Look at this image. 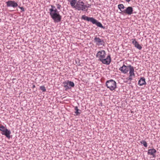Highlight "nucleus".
Returning <instances> with one entry per match:
<instances>
[{
  "mask_svg": "<svg viewBox=\"0 0 160 160\" xmlns=\"http://www.w3.org/2000/svg\"><path fill=\"white\" fill-rule=\"evenodd\" d=\"M6 129L7 128H5V127L3 126L2 125L0 126V130L2 132L4 131V130H6Z\"/></svg>",
  "mask_w": 160,
  "mask_h": 160,
  "instance_id": "4be33fe9",
  "label": "nucleus"
},
{
  "mask_svg": "<svg viewBox=\"0 0 160 160\" xmlns=\"http://www.w3.org/2000/svg\"><path fill=\"white\" fill-rule=\"evenodd\" d=\"M85 5L82 1L78 0V2L76 4V9L78 11H85Z\"/></svg>",
  "mask_w": 160,
  "mask_h": 160,
  "instance_id": "20e7f679",
  "label": "nucleus"
},
{
  "mask_svg": "<svg viewBox=\"0 0 160 160\" xmlns=\"http://www.w3.org/2000/svg\"><path fill=\"white\" fill-rule=\"evenodd\" d=\"M130 66H132L131 65L126 66L124 64H123L122 66L120 67V68H119V70L122 73L124 74H126L128 71L129 69L130 68Z\"/></svg>",
  "mask_w": 160,
  "mask_h": 160,
  "instance_id": "0eeeda50",
  "label": "nucleus"
},
{
  "mask_svg": "<svg viewBox=\"0 0 160 160\" xmlns=\"http://www.w3.org/2000/svg\"><path fill=\"white\" fill-rule=\"evenodd\" d=\"M67 1L69 2L72 8H76V4L78 2L77 0H67Z\"/></svg>",
  "mask_w": 160,
  "mask_h": 160,
  "instance_id": "ddd939ff",
  "label": "nucleus"
},
{
  "mask_svg": "<svg viewBox=\"0 0 160 160\" xmlns=\"http://www.w3.org/2000/svg\"><path fill=\"white\" fill-rule=\"evenodd\" d=\"M140 143L142 144L145 147H147V143L145 141L142 140L141 141Z\"/></svg>",
  "mask_w": 160,
  "mask_h": 160,
  "instance_id": "6ab92c4d",
  "label": "nucleus"
},
{
  "mask_svg": "<svg viewBox=\"0 0 160 160\" xmlns=\"http://www.w3.org/2000/svg\"><path fill=\"white\" fill-rule=\"evenodd\" d=\"M64 87L66 90L70 89L72 87L74 86V84L73 82L67 80L63 82Z\"/></svg>",
  "mask_w": 160,
  "mask_h": 160,
  "instance_id": "423d86ee",
  "label": "nucleus"
},
{
  "mask_svg": "<svg viewBox=\"0 0 160 160\" xmlns=\"http://www.w3.org/2000/svg\"><path fill=\"white\" fill-rule=\"evenodd\" d=\"M118 8L119 9L121 10V9H123L124 8V7L123 4H120L118 5Z\"/></svg>",
  "mask_w": 160,
  "mask_h": 160,
  "instance_id": "aec40b11",
  "label": "nucleus"
},
{
  "mask_svg": "<svg viewBox=\"0 0 160 160\" xmlns=\"http://www.w3.org/2000/svg\"><path fill=\"white\" fill-rule=\"evenodd\" d=\"M85 6H86L85 7V11H87V9L86 8H89L91 6V5L88 4L87 5H85Z\"/></svg>",
  "mask_w": 160,
  "mask_h": 160,
  "instance_id": "b1692460",
  "label": "nucleus"
},
{
  "mask_svg": "<svg viewBox=\"0 0 160 160\" xmlns=\"http://www.w3.org/2000/svg\"><path fill=\"white\" fill-rule=\"evenodd\" d=\"M132 44L134 46V47L139 50L142 49V46L136 41L135 39H131Z\"/></svg>",
  "mask_w": 160,
  "mask_h": 160,
  "instance_id": "9d476101",
  "label": "nucleus"
},
{
  "mask_svg": "<svg viewBox=\"0 0 160 160\" xmlns=\"http://www.w3.org/2000/svg\"><path fill=\"white\" fill-rule=\"evenodd\" d=\"M127 2H129L130 1V0H125Z\"/></svg>",
  "mask_w": 160,
  "mask_h": 160,
  "instance_id": "cd10ccee",
  "label": "nucleus"
},
{
  "mask_svg": "<svg viewBox=\"0 0 160 160\" xmlns=\"http://www.w3.org/2000/svg\"><path fill=\"white\" fill-rule=\"evenodd\" d=\"M94 41L96 45L98 46L100 45L104 46V42L103 39H101L99 38L95 37L94 39Z\"/></svg>",
  "mask_w": 160,
  "mask_h": 160,
  "instance_id": "6e6552de",
  "label": "nucleus"
},
{
  "mask_svg": "<svg viewBox=\"0 0 160 160\" xmlns=\"http://www.w3.org/2000/svg\"><path fill=\"white\" fill-rule=\"evenodd\" d=\"M129 71V76L128 78H127V79L128 81H131L132 79V78L135 77L134 67L132 66H130Z\"/></svg>",
  "mask_w": 160,
  "mask_h": 160,
  "instance_id": "39448f33",
  "label": "nucleus"
},
{
  "mask_svg": "<svg viewBox=\"0 0 160 160\" xmlns=\"http://www.w3.org/2000/svg\"><path fill=\"white\" fill-rule=\"evenodd\" d=\"M74 110H75V113L76 115H78L80 114L81 112V111L78 109L77 106H75L74 107Z\"/></svg>",
  "mask_w": 160,
  "mask_h": 160,
  "instance_id": "a211bd4d",
  "label": "nucleus"
},
{
  "mask_svg": "<svg viewBox=\"0 0 160 160\" xmlns=\"http://www.w3.org/2000/svg\"><path fill=\"white\" fill-rule=\"evenodd\" d=\"M51 8L49 9V14L52 19L54 22H58L61 20L62 16H61L58 11L55 7L52 5H50Z\"/></svg>",
  "mask_w": 160,
  "mask_h": 160,
  "instance_id": "f03ea898",
  "label": "nucleus"
},
{
  "mask_svg": "<svg viewBox=\"0 0 160 160\" xmlns=\"http://www.w3.org/2000/svg\"><path fill=\"white\" fill-rule=\"evenodd\" d=\"M106 85L108 88L112 91L114 90L116 88V83L112 79L107 81L106 82Z\"/></svg>",
  "mask_w": 160,
  "mask_h": 160,
  "instance_id": "7ed1b4c3",
  "label": "nucleus"
},
{
  "mask_svg": "<svg viewBox=\"0 0 160 160\" xmlns=\"http://www.w3.org/2000/svg\"><path fill=\"white\" fill-rule=\"evenodd\" d=\"M133 8L131 7H128L125 10L123 11V12L129 15H130L132 13Z\"/></svg>",
  "mask_w": 160,
  "mask_h": 160,
  "instance_id": "9b49d317",
  "label": "nucleus"
},
{
  "mask_svg": "<svg viewBox=\"0 0 160 160\" xmlns=\"http://www.w3.org/2000/svg\"><path fill=\"white\" fill-rule=\"evenodd\" d=\"M81 18L84 20H86L88 21H90L92 22L94 18L92 17H89L85 15H83L82 16Z\"/></svg>",
  "mask_w": 160,
  "mask_h": 160,
  "instance_id": "2eb2a0df",
  "label": "nucleus"
},
{
  "mask_svg": "<svg viewBox=\"0 0 160 160\" xmlns=\"http://www.w3.org/2000/svg\"><path fill=\"white\" fill-rule=\"evenodd\" d=\"M156 150L154 149H150L148 150V154L149 155H152L154 158L156 157L155 154L156 153Z\"/></svg>",
  "mask_w": 160,
  "mask_h": 160,
  "instance_id": "f8f14e48",
  "label": "nucleus"
},
{
  "mask_svg": "<svg viewBox=\"0 0 160 160\" xmlns=\"http://www.w3.org/2000/svg\"><path fill=\"white\" fill-rule=\"evenodd\" d=\"M5 130H4V131H2V133H5Z\"/></svg>",
  "mask_w": 160,
  "mask_h": 160,
  "instance_id": "bb28decb",
  "label": "nucleus"
},
{
  "mask_svg": "<svg viewBox=\"0 0 160 160\" xmlns=\"http://www.w3.org/2000/svg\"><path fill=\"white\" fill-rule=\"evenodd\" d=\"M138 84L140 86L146 84L145 78L144 77L141 78L138 81Z\"/></svg>",
  "mask_w": 160,
  "mask_h": 160,
  "instance_id": "dca6fc26",
  "label": "nucleus"
},
{
  "mask_svg": "<svg viewBox=\"0 0 160 160\" xmlns=\"http://www.w3.org/2000/svg\"><path fill=\"white\" fill-rule=\"evenodd\" d=\"M106 52L104 50H102L98 52L96 57L98 58V60L102 62L103 64L108 65L111 62L110 56L108 55L106 58Z\"/></svg>",
  "mask_w": 160,
  "mask_h": 160,
  "instance_id": "f257e3e1",
  "label": "nucleus"
},
{
  "mask_svg": "<svg viewBox=\"0 0 160 160\" xmlns=\"http://www.w3.org/2000/svg\"><path fill=\"white\" fill-rule=\"evenodd\" d=\"M7 7H12L15 8L18 6V4L14 1L10 0L6 2Z\"/></svg>",
  "mask_w": 160,
  "mask_h": 160,
  "instance_id": "1a4fd4ad",
  "label": "nucleus"
},
{
  "mask_svg": "<svg viewBox=\"0 0 160 160\" xmlns=\"http://www.w3.org/2000/svg\"><path fill=\"white\" fill-rule=\"evenodd\" d=\"M18 8L21 10L22 12H23L24 11V9L23 7H20L19 6Z\"/></svg>",
  "mask_w": 160,
  "mask_h": 160,
  "instance_id": "393cba45",
  "label": "nucleus"
},
{
  "mask_svg": "<svg viewBox=\"0 0 160 160\" xmlns=\"http://www.w3.org/2000/svg\"><path fill=\"white\" fill-rule=\"evenodd\" d=\"M5 132L4 133H2V134L3 135H5L8 138H10V134L11 133L10 131L7 129H6L5 130Z\"/></svg>",
  "mask_w": 160,
  "mask_h": 160,
  "instance_id": "f3484780",
  "label": "nucleus"
},
{
  "mask_svg": "<svg viewBox=\"0 0 160 160\" xmlns=\"http://www.w3.org/2000/svg\"><path fill=\"white\" fill-rule=\"evenodd\" d=\"M40 88L42 91V92H44L46 91L45 88L44 86H40Z\"/></svg>",
  "mask_w": 160,
  "mask_h": 160,
  "instance_id": "412c9836",
  "label": "nucleus"
},
{
  "mask_svg": "<svg viewBox=\"0 0 160 160\" xmlns=\"http://www.w3.org/2000/svg\"><path fill=\"white\" fill-rule=\"evenodd\" d=\"M56 6H57V8L58 9V10L61 9L62 8V7H61V5H60L59 4H56Z\"/></svg>",
  "mask_w": 160,
  "mask_h": 160,
  "instance_id": "5701e85b",
  "label": "nucleus"
},
{
  "mask_svg": "<svg viewBox=\"0 0 160 160\" xmlns=\"http://www.w3.org/2000/svg\"><path fill=\"white\" fill-rule=\"evenodd\" d=\"M35 85H32V88H35Z\"/></svg>",
  "mask_w": 160,
  "mask_h": 160,
  "instance_id": "a878e982",
  "label": "nucleus"
},
{
  "mask_svg": "<svg viewBox=\"0 0 160 160\" xmlns=\"http://www.w3.org/2000/svg\"><path fill=\"white\" fill-rule=\"evenodd\" d=\"M92 23L93 24H96L98 27L101 28L103 29L105 28L104 27L102 26V25L100 22H98V21L95 19L94 18L92 22Z\"/></svg>",
  "mask_w": 160,
  "mask_h": 160,
  "instance_id": "4468645a",
  "label": "nucleus"
}]
</instances>
